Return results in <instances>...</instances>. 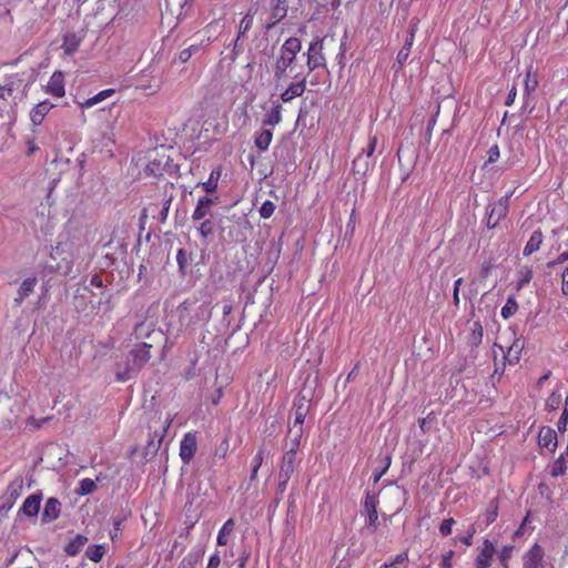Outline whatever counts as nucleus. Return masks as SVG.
I'll return each mask as SVG.
<instances>
[{"label":"nucleus","mask_w":568,"mask_h":568,"mask_svg":"<svg viewBox=\"0 0 568 568\" xmlns=\"http://www.w3.org/2000/svg\"><path fill=\"white\" fill-rule=\"evenodd\" d=\"M301 49L302 42L295 37L286 39L280 48L273 67L274 80L277 85L280 82L287 81L291 78L298 79L303 77L300 72H296V69L300 68L296 63V55Z\"/></svg>","instance_id":"f257e3e1"},{"label":"nucleus","mask_w":568,"mask_h":568,"mask_svg":"<svg viewBox=\"0 0 568 568\" xmlns=\"http://www.w3.org/2000/svg\"><path fill=\"white\" fill-rule=\"evenodd\" d=\"M152 342H138L129 351L126 361L115 365V377L119 382H126L135 377L151 359Z\"/></svg>","instance_id":"f03ea898"},{"label":"nucleus","mask_w":568,"mask_h":568,"mask_svg":"<svg viewBox=\"0 0 568 568\" xmlns=\"http://www.w3.org/2000/svg\"><path fill=\"white\" fill-rule=\"evenodd\" d=\"M23 73H12L0 81V98L3 100L16 99L18 94L26 95V83Z\"/></svg>","instance_id":"7ed1b4c3"},{"label":"nucleus","mask_w":568,"mask_h":568,"mask_svg":"<svg viewBox=\"0 0 568 568\" xmlns=\"http://www.w3.org/2000/svg\"><path fill=\"white\" fill-rule=\"evenodd\" d=\"M377 135H369L368 143L353 161V172L365 175L375 164L373 154L377 146Z\"/></svg>","instance_id":"20e7f679"},{"label":"nucleus","mask_w":568,"mask_h":568,"mask_svg":"<svg viewBox=\"0 0 568 568\" xmlns=\"http://www.w3.org/2000/svg\"><path fill=\"white\" fill-rule=\"evenodd\" d=\"M297 453L285 450L278 467L277 493L283 495L287 488V484L294 475L297 465Z\"/></svg>","instance_id":"39448f33"},{"label":"nucleus","mask_w":568,"mask_h":568,"mask_svg":"<svg viewBox=\"0 0 568 568\" xmlns=\"http://www.w3.org/2000/svg\"><path fill=\"white\" fill-rule=\"evenodd\" d=\"M327 37H316L308 45L306 52V64L308 72L318 68H326V57L324 54V42Z\"/></svg>","instance_id":"423d86ee"},{"label":"nucleus","mask_w":568,"mask_h":568,"mask_svg":"<svg viewBox=\"0 0 568 568\" xmlns=\"http://www.w3.org/2000/svg\"><path fill=\"white\" fill-rule=\"evenodd\" d=\"M524 345H525V342L523 338L515 337L513 343L507 347H505L503 345L494 344L493 352L496 357L497 351H499L503 356V359L506 361L508 365H516L520 361Z\"/></svg>","instance_id":"0eeeda50"},{"label":"nucleus","mask_w":568,"mask_h":568,"mask_svg":"<svg viewBox=\"0 0 568 568\" xmlns=\"http://www.w3.org/2000/svg\"><path fill=\"white\" fill-rule=\"evenodd\" d=\"M488 209L486 226L493 230L508 215L509 196H501L494 205H488Z\"/></svg>","instance_id":"6e6552de"},{"label":"nucleus","mask_w":568,"mask_h":568,"mask_svg":"<svg viewBox=\"0 0 568 568\" xmlns=\"http://www.w3.org/2000/svg\"><path fill=\"white\" fill-rule=\"evenodd\" d=\"M364 511L367 515V529L369 532L374 534L378 529V499L375 495L367 493L364 499Z\"/></svg>","instance_id":"1a4fd4ad"},{"label":"nucleus","mask_w":568,"mask_h":568,"mask_svg":"<svg viewBox=\"0 0 568 568\" xmlns=\"http://www.w3.org/2000/svg\"><path fill=\"white\" fill-rule=\"evenodd\" d=\"M544 548L535 542L523 556V568H546Z\"/></svg>","instance_id":"9d476101"},{"label":"nucleus","mask_w":568,"mask_h":568,"mask_svg":"<svg viewBox=\"0 0 568 568\" xmlns=\"http://www.w3.org/2000/svg\"><path fill=\"white\" fill-rule=\"evenodd\" d=\"M197 449V439L195 433H186L180 444V457L187 465L193 459Z\"/></svg>","instance_id":"9b49d317"},{"label":"nucleus","mask_w":568,"mask_h":568,"mask_svg":"<svg viewBox=\"0 0 568 568\" xmlns=\"http://www.w3.org/2000/svg\"><path fill=\"white\" fill-rule=\"evenodd\" d=\"M47 94L53 98H62L65 94L64 74L61 71H54L48 83L43 87Z\"/></svg>","instance_id":"f8f14e48"},{"label":"nucleus","mask_w":568,"mask_h":568,"mask_svg":"<svg viewBox=\"0 0 568 568\" xmlns=\"http://www.w3.org/2000/svg\"><path fill=\"white\" fill-rule=\"evenodd\" d=\"M496 548L493 541L484 539L481 547L478 549L477 557L475 559L476 568H488L491 565Z\"/></svg>","instance_id":"ddd939ff"},{"label":"nucleus","mask_w":568,"mask_h":568,"mask_svg":"<svg viewBox=\"0 0 568 568\" xmlns=\"http://www.w3.org/2000/svg\"><path fill=\"white\" fill-rule=\"evenodd\" d=\"M85 38V30L81 29L80 31H77V32H67L64 36H63V42H62V50L64 51L65 54L68 55H72L74 54L81 42L84 40Z\"/></svg>","instance_id":"4468645a"},{"label":"nucleus","mask_w":568,"mask_h":568,"mask_svg":"<svg viewBox=\"0 0 568 568\" xmlns=\"http://www.w3.org/2000/svg\"><path fill=\"white\" fill-rule=\"evenodd\" d=\"M296 81L291 83L281 94V100L284 103L291 102L293 99L302 97L306 90V77H300Z\"/></svg>","instance_id":"2eb2a0df"},{"label":"nucleus","mask_w":568,"mask_h":568,"mask_svg":"<svg viewBox=\"0 0 568 568\" xmlns=\"http://www.w3.org/2000/svg\"><path fill=\"white\" fill-rule=\"evenodd\" d=\"M538 444L548 452L554 453L557 448V434L549 426H542L538 433Z\"/></svg>","instance_id":"dca6fc26"},{"label":"nucleus","mask_w":568,"mask_h":568,"mask_svg":"<svg viewBox=\"0 0 568 568\" xmlns=\"http://www.w3.org/2000/svg\"><path fill=\"white\" fill-rule=\"evenodd\" d=\"M499 509V500L498 498L491 499L483 514H480L477 518L479 525H483L484 528L490 526L498 517Z\"/></svg>","instance_id":"f3484780"},{"label":"nucleus","mask_w":568,"mask_h":568,"mask_svg":"<svg viewBox=\"0 0 568 568\" xmlns=\"http://www.w3.org/2000/svg\"><path fill=\"white\" fill-rule=\"evenodd\" d=\"M52 108H54V104L49 100H44L36 104L29 114L32 125H40Z\"/></svg>","instance_id":"a211bd4d"},{"label":"nucleus","mask_w":568,"mask_h":568,"mask_svg":"<svg viewBox=\"0 0 568 568\" xmlns=\"http://www.w3.org/2000/svg\"><path fill=\"white\" fill-rule=\"evenodd\" d=\"M294 426H303L305 417L310 412V399L298 396L294 400Z\"/></svg>","instance_id":"6ab92c4d"},{"label":"nucleus","mask_w":568,"mask_h":568,"mask_svg":"<svg viewBox=\"0 0 568 568\" xmlns=\"http://www.w3.org/2000/svg\"><path fill=\"white\" fill-rule=\"evenodd\" d=\"M156 333L155 326L152 322L141 321L133 329L134 339L138 342H148Z\"/></svg>","instance_id":"aec40b11"},{"label":"nucleus","mask_w":568,"mask_h":568,"mask_svg":"<svg viewBox=\"0 0 568 568\" xmlns=\"http://www.w3.org/2000/svg\"><path fill=\"white\" fill-rule=\"evenodd\" d=\"M302 436H303V426H294L293 425V427L288 429L287 435H286V440H285V445H284L285 449L287 452L297 453L300 445H301Z\"/></svg>","instance_id":"412c9836"},{"label":"nucleus","mask_w":568,"mask_h":568,"mask_svg":"<svg viewBox=\"0 0 568 568\" xmlns=\"http://www.w3.org/2000/svg\"><path fill=\"white\" fill-rule=\"evenodd\" d=\"M213 203L214 201L211 197L201 196L192 213V220L194 222L204 220L211 213Z\"/></svg>","instance_id":"4be33fe9"},{"label":"nucleus","mask_w":568,"mask_h":568,"mask_svg":"<svg viewBox=\"0 0 568 568\" xmlns=\"http://www.w3.org/2000/svg\"><path fill=\"white\" fill-rule=\"evenodd\" d=\"M61 511V504L57 498H49L44 505L42 511V520L43 521H52L55 520Z\"/></svg>","instance_id":"5701e85b"},{"label":"nucleus","mask_w":568,"mask_h":568,"mask_svg":"<svg viewBox=\"0 0 568 568\" xmlns=\"http://www.w3.org/2000/svg\"><path fill=\"white\" fill-rule=\"evenodd\" d=\"M38 283V280L36 276L27 277L21 283L19 290H18V296L14 298V304L20 305L24 298H27L33 291Z\"/></svg>","instance_id":"b1692460"},{"label":"nucleus","mask_w":568,"mask_h":568,"mask_svg":"<svg viewBox=\"0 0 568 568\" xmlns=\"http://www.w3.org/2000/svg\"><path fill=\"white\" fill-rule=\"evenodd\" d=\"M41 496L32 494L26 498L21 511L28 517H34L40 510Z\"/></svg>","instance_id":"393cba45"},{"label":"nucleus","mask_w":568,"mask_h":568,"mask_svg":"<svg viewBox=\"0 0 568 568\" xmlns=\"http://www.w3.org/2000/svg\"><path fill=\"white\" fill-rule=\"evenodd\" d=\"M542 241H544V235H542L541 230L538 229V230L534 231L524 247V251H523L524 256H529V255L536 253L540 248Z\"/></svg>","instance_id":"a878e982"},{"label":"nucleus","mask_w":568,"mask_h":568,"mask_svg":"<svg viewBox=\"0 0 568 568\" xmlns=\"http://www.w3.org/2000/svg\"><path fill=\"white\" fill-rule=\"evenodd\" d=\"M114 93H115L114 89H105V90H102V91L98 92L92 98H89V99H85L82 102H79L78 104H79V106L81 109H90V108L94 106L95 104H98V103L106 100L108 98L112 97Z\"/></svg>","instance_id":"bb28decb"},{"label":"nucleus","mask_w":568,"mask_h":568,"mask_svg":"<svg viewBox=\"0 0 568 568\" xmlns=\"http://www.w3.org/2000/svg\"><path fill=\"white\" fill-rule=\"evenodd\" d=\"M88 542V537L78 534L73 538H71L68 544L64 546V551L69 556L78 555L84 545Z\"/></svg>","instance_id":"cd10ccee"},{"label":"nucleus","mask_w":568,"mask_h":568,"mask_svg":"<svg viewBox=\"0 0 568 568\" xmlns=\"http://www.w3.org/2000/svg\"><path fill=\"white\" fill-rule=\"evenodd\" d=\"M273 140V132L270 128H264L255 135L254 144L261 151L265 152Z\"/></svg>","instance_id":"c85d7f7f"},{"label":"nucleus","mask_w":568,"mask_h":568,"mask_svg":"<svg viewBox=\"0 0 568 568\" xmlns=\"http://www.w3.org/2000/svg\"><path fill=\"white\" fill-rule=\"evenodd\" d=\"M282 121V105L275 103L263 119L264 128H273Z\"/></svg>","instance_id":"c756f323"},{"label":"nucleus","mask_w":568,"mask_h":568,"mask_svg":"<svg viewBox=\"0 0 568 568\" xmlns=\"http://www.w3.org/2000/svg\"><path fill=\"white\" fill-rule=\"evenodd\" d=\"M235 527V520L233 518L227 519L223 526L220 528L216 537V542L219 546H225L229 542V538L233 532Z\"/></svg>","instance_id":"7c9ffc66"},{"label":"nucleus","mask_w":568,"mask_h":568,"mask_svg":"<svg viewBox=\"0 0 568 568\" xmlns=\"http://www.w3.org/2000/svg\"><path fill=\"white\" fill-rule=\"evenodd\" d=\"M287 14V1L286 0H277V2L273 6L271 12V26L280 22Z\"/></svg>","instance_id":"2f4dec72"},{"label":"nucleus","mask_w":568,"mask_h":568,"mask_svg":"<svg viewBox=\"0 0 568 568\" xmlns=\"http://www.w3.org/2000/svg\"><path fill=\"white\" fill-rule=\"evenodd\" d=\"M408 560L409 554L408 550L405 549L388 561L384 562L381 568H400L402 565H405L404 568H407Z\"/></svg>","instance_id":"473e14b6"},{"label":"nucleus","mask_w":568,"mask_h":568,"mask_svg":"<svg viewBox=\"0 0 568 568\" xmlns=\"http://www.w3.org/2000/svg\"><path fill=\"white\" fill-rule=\"evenodd\" d=\"M254 16L253 13H246L243 19L240 21L239 33L235 41V47L239 44L240 40L245 37V34L251 30L253 26Z\"/></svg>","instance_id":"72a5a7b5"},{"label":"nucleus","mask_w":568,"mask_h":568,"mask_svg":"<svg viewBox=\"0 0 568 568\" xmlns=\"http://www.w3.org/2000/svg\"><path fill=\"white\" fill-rule=\"evenodd\" d=\"M220 176H221L220 168L212 170L207 181H205L201 184L202 189L206 193H213L217 189V182H219Z\"/></svg>","instance_id":"f704fd0d"},{"label":"nucleus","mask_w":568,"mask_h":568,"mask_svg":"<svg viewBox=\"0 0 568 568\" xmlns=\"http://www.w3.org/2000/svg\"><path fill=\"white\" fill-rule=\"evenodd\" d=\"M524 85L526 94L534 92L538 87L537 75L532 70V65L528 67L526 70Z\"/></svg>","instance_id":"c9c22d12"},{"label":"nucleus","mask_w":568,"mask_h":568,"mask_svg":"<svg viewBox=\"0 0 568 568\" xmlns=\"http://www.w3.org/2000/svg\"><path fill=\"white\" fill-rule=\"evenodd\" d=\"M413 44H414V41L412 40V38H406L404 45L399 49L397 57H396V62L398 63L399 69H402L403 65L405 64V62L407 61V59L410 54Z\"/></svg>","instance_id":"e433bc0d"},{"label":"nucleus","mask_w":568,"mask_h":568,"mask_svg":"<svg viewBox=\"0 0 568 568\" xmlns=\"http://www.w3.org/2000/svg\"><path fill=\"white\" fill-rule=\"evenodd\" d=\"M484 328L480 322H474L469 334V343L471 346L477 347L483 342Z\"/></svg>","instance_id":"4c0bfd02"},{"label":"nucleus","mask_w":568,"mask_h":568,"mask_svg":"<svg viewBox=\"0 0 568 568\" xmlns=\"http://www.w3.org/2000/svg\"><path fill=\"white\" fill-rule=\"evenodd\" d=\"M105 549L102 545H90L85 550V556L93 562L102 560Z\"/></svg>","instance_id":"58836bf2"},{"label":"nucleus","mask_w":568,"mask_h":568,"mask_svg":"<svg viewBox=\"0 0 568 568\" xmlns=\"http://www.w3.org/2000/svg\"><path fill=\"white\" fill-rule=\"evenodd\" d=\"M518 311V303L514 296H509L506 301V304L501 307L500 315L503 318L507 320L515 315Z\"/></svg>","instance_id":"ea45409f"},{"label":"nucleus","mask_w":568,"mask_h":568,"mask_svg":"<svg viewBox=\"0 0 568 568\" xmlns=\"http://www.w3.org/2000/svg\"><path fill=\"white\" fill-rule=\"evenodd\" d=\"M97 489V484L91 478H83L79 483L75 493L80 496L92 494Z\"/></svg>","instance_id":"a19ab883"},{"label":"nucleus","mask_w":568,"mask_h":568,"mask_svg":"<svg viewBox=\"0 0 568 568\" xmlns=\"http://www.w3.org/2000/svg\"><path fill=\"white\" fill-rule=\"evenodd\" d=\"M514 546L506 545L497 554L498 560L504 568H508L509 560L513 556Z\"/></svg>","instance_id":"79ce46f5"},{"label":"nucleus","mask_w":568,"mask_h":568,"mask_svg":"<svg viewBox=\"0 0 568 568\" xmlns=\"http://www.w3.org/2000/svg\"><path fill=\"white\" fill-rule=\"evenodd\" d=\"M532 270L529 266H525L521 270L518 271V282H517V290L523 288L525 285H527L531 278H532Z\"/></svg>","instance_id":"37998d69"},{"label":"nucleus","mask_w":568,"mask_h":568,"mask_svg":"<svg viewBox=\"0 0 568 568\" xmlns=\"http://www.w3.org/2000/svg\"><path fill=\"white\" fill-rule=\"evenodd\" d=\"M567 470V464L562 455H560L554 463L551 468V476L559 477L565 475Z\"/></svg>","instance_id":"c03bdc74"},{"label":"nucleus","mask_w":568,"mask_h":568,"mask_svg":"<svg viewBox=\"0 0 568 568\" xmlns=\"http://www.w3.org/2000/svg\"><path fill=\"white\" fill-rule=\"evenodd\" d=\"M197 231L203 239H207L214 233V224L211 220L204 219L197 227Z\"/></svg>","instance_id":"a18cd8bd"},{"label":"nucleus","mask_w":568,"mask_h":568,"mask_svg":"<svg viewBox=\"0 0 568 568\" xmlns=\"http://www.w3.org/2000/svg\"><path fill=\"white\" fill-rule=\"evenodd\" d=\"M560 403H561V394L557 393V392H552L546 400V407L549 410H556L560 406Z\"/></svg>","instance_id":"49530a36"},{"label":"nucleus","mask_w":568,"mask_h":568,"mask_svg":"<svg viewBox=\"0 0 568 568\" xmlns=\"http://www.w3.org/2000/svg\"><path fill=\"white\" fill-rule=\"evenodd\" d=\"M275 204L272 201H265L260 207V216L262 219H270L275 212Z\"/></svg>","instance_id":"de8ad7c7"},{"label":"nucleus","mask_w":568,"mask_h":568,"mask_svg":"<svg viewBox=\"0 0 568 568\" xmlns=\"http://www.w3.org/2000/svg\"><path fill=\"white\" fill-rule=\"evenodd\" d=\"M384 466L381 470H374L373 473V481L374 484L378 483L379 479L386 474V471L388 470L389 466H390V463H392V457L389 455H387L385 457V460H384Z\"/></svg>","instance_id":"09e8293b"},{"label":"nucleus","mask_w":568,"mask_h":568,"mask_svg":"<svg viewBox=\"0 0 568 568\" xmlns=\"http://www.w3.org/2000/svg\"><path fill=\"white\" fill-rule=\"evenodd\" d=\"M439 109H440L439 105H437L436 113L432 116V119L427 123V128H426V132H425V140L427 142H429L432 139L434 128L437 123V116L439 114Z\"/></svg>","instance_id":"8fccbe9b"},{"label":"nucleus","mask_w":568,"mask_h":568,"mask_svg":"<svg viewBox=\"0 0 568 568\" xmlns=\"http://www.w3.org/2000/svg\"><path fill=\"white\" fill-rule=\"evenodd\" d=\"M455 524V519L449 517L447 519H444L442 524L439 525V532L443 537H446L452 534L453 526Z\"/></svg>","instance_id":"3c124183"},{"label":"nucleus","mask_w":568,"mask_h":568,"mask_svg":"<svg viewBox=\"0 0 568 568\" xmlns=\"http://www.w3.org/2000/svg\"><path fill=\"white\" fill-rule=\"evenodd\" d=\"M568 262V251L560 253L555 260L548 261L546 266L549 270L555 268L557 265H561Z\"/></svg>","instance_id":"603ef678"},{"label":"nucleus","mask_w":568,"mask_h":568,"mask_svg":"<svg viewBox=\"0 0 568 568\" xmlns=\"http://www.w3.org/2000/svg\"><path fill=\"white\" fill-rule=\"evenodd\" d=\"M265 455H266V449L265 447H260L255 454V456L253 457L252 459V467L253 468H261L263 462H264V458H265Z\"/></svg>","instance_id":"864d4df0"},{"label":"nucleus","mask_w":568,"mask_h":568,"mask_svg":"<svg viewBox=\"0 0 568 568\" xmlns=\"http://www.w3.org/2000/svg\"><path fill=\"white\" fill-rule=\"evenodd\" d=\"M200 559V555H189L184 557L178 568H195Z\"/></svg>","instance_id":"5fc2aeb1"},{"label":"nucleus","mask_w":568,"mask_h":568,"mask_svg":"<svg viewBox=\"0 0 568 568\" xmlns=\"http://www.w3.org/2000/svg\"><path fill=\"white\" fill-rule=\"evenodd\" d=\"M494 268V264L490 260H485L481 263L480 270H479V278L486 280L488 275L490 274L491 270Z\"/></svg>","instance_id":"6e6d98bb"},{"label":"nucleus","mask_w":568,"mask_h":568,"mask_svg":"<svg viewBox=\"0 0 568 568\" xmlns=\"http://www.w3.org/2000/svg\"><path fill=\"white\" fill-rule=\"evenodd\" d=\"M567 423H568V396L566 398L565 409H564V412L558 420V424H557L558 429L560 432H565Z\"/></svg>","instance_id":"4d7b16f0"},{"label":"nucleus","mask_w":568,"mask_h":568,"mask_svg":"<svg viewBox=\"0 0 568 568\" xmlns=\"http://www.w3.org/2000/svg\"><path fill=\"white\" fill-rule=\"evenodd\" d=\"M487 155L488 156H487L486 164L495 163L500 156L499 146L497 144H494L493 146H490L487 152Z\"/></svg>","instance_id":"13d9d810"},{"label":"nucleus","mask_w":568,"mask_h":568,"mask_svg":"<svg viewBox=\"0 0 568 568\" xmlns=\"http://www.w3.org/2000/svg\"><path fill=\"white\" fill-rule=\"evenodd\" d=\"M454 550H448L442 555L439 568H452V559L454 557Z\"/></svg>","instance_id":"bf43d9fd"},{"label":"nucleus","mask_w":568,"mask_h":568,"mask_svg":"<svg viewBox=\"0 0 568 568\" xmlns=\"http://www.w3.org/2000/svg\"><path fill=\"white\" fill-rule=\"evenodd\" d=\"M561 278V292L564 295L568 296V265L564 267L560 273Z\"/></svg>","instance_id":"052dcab7"},{"label":"nucleus","mask_w":568,"mask_h":568,"mask_svg":"<svg viewBox=\"0 0 568 568\" xmlns=\"http://www.w3.org/2000/svg\"><path fill=\"white\" fill-rule=\"evenodd\" d=\"M221 565V557L219 551H215L212 554L209 558V562L206 565V568H219Z\"/></svg>","instance_id":"680f3d73"},{"label":"nucleus","mask_w":568,"mask_h":568,"mask_svg":"<svg viewBox=\"0 0 568 568\" xmlns=\"http://www.w3.org/2000/svg\"><path fill=\"white\" fill-rule=\"evenodd\" d=\"M529 516H530V511L527 513V515L524 518L523 523L520 524V526L516 530L515 536L519 537V536H524L526 534V528H527V525L529 523Z\"/></svg>","instance_id":"e2e57ef3"},{"label":"nucleus","mask_w":568,"mask_h":568,"mask_svg":"<svg viewBox=\"0 0 568 568\" xmlns=\"http://www.w3.org/2000/svg\"><path fill=\"white\" fill-rule=\"evenodd\" d=\"M209 41H210L209 38L206 40H201L200 43L191 44L186 49L190 50L191 51V55H193L194 53L199 52L203 47L207 45Z\"/></svg>","instance_id":"0e129e2a"},{"label":"nucleus","mask_w":568,"mask_h":568,"mask_svg":"<svg viewBox=\"0 0 568 568\" xmlns=\"http://www.w3.org/2000/svg\"><path fill=\"white\" fill-rule=\"evenodd\" d=\"M49 419H50V417L42 418V419H37L34 417H29L28 420H27V424L33 426L34 428H40L42 426V424L45 423Z\"/></svg>","instance_id":"69168bd1"},{"label":"nucleus","mask_w":568,"mask_h":568,"mask_svg":"<svg viewBox=\"0 0 568 568\" xmlns=\"http://www.w3.org/2000/svg\"><path fill=\"white\" fill-rule=\"evenodd\" d=\"M176 262L179 264V266L181 268H184L185 267V263H186V254H185V251L184 250H179L178 251V254H176Z\"/></svg>","instance_id":"338daca9"},{"label":"nucleus","mask_w":568,"mask_h":568,"mask_svg":"<svg viewBox=\"0 0 568 568\" xmlns=\"http://www.w3.org/2000/svg\"><path fill=\"white\" fill-rule=\"evenodd\" d=\"M191 51L185 48L179 53V61L181 63H185L191 59Z\"/></svg>","instance_id":"774afa93"}]
</instances>
